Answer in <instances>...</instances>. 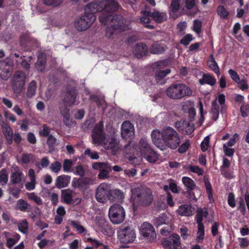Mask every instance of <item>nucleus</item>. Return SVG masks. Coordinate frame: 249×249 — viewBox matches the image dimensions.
Masks as SVG:
<instances>
[{
    "instance_id": "f257e3e1",
    "label": "nucleus",
    "mask_w": 249,
    "mask_h": 249,
    "mask_svg": "<svg viewBox=\"0 0 249 249\" xmlns=\"http://www.w3.org/2000/svg\"><path fill=\"white\" fill-rule=\"evenodd\" d=\"M151 138L154 144L161 150L165 149V146L175 149L181 142L178 132L170 126L163 129L161 132L158 130H153Z\"/></svg>"
},
{
    "instance_id": "f03ea898",
    "label": "nucleus",
    "mask_w": 249,
    "mask_h": 249,
    "mask_svg": "<svg viewBox=\"0 0 249 249\" xmlns=\"http://www.w3.org/2000/svg\"><path fill=\"white\" fill-rule=\"evenodd\" d=\"M120 7L119 3L115 0H97L88 4L85 10H88L89 13H92L93 15L97 12L102 11L99 19L102 24L106 25L109 12L118 11Z\"/></svg>"
},
{
    "instance_id": "7ed1b4c3",
    "label": "nucleus",
    "mask_w": 249,
    "mask_h": 249,
    "mask_svg": "<svg viewBox=\"0 0 249 249\" xmlns=\"http://www.w3.org/2000/svg\"><path fill=\"white\" fill-rule=\"evenodd\" d=\"M131 199L134 206H148L152 203L153 200L150 189L139 187L132 189Z\"/></svg>"
},
{
    "instance_id": "20e7f679",
    "label": "nucleus",
    "mask_w": 249,
    "mask_h": 249,
    "mask_svg": "<svg viewBox=\"0 0 249 249\" xmlns=\"http://www.w3.org/2000/svg\"><path fill=\"white\" fill-rule=\"evenodd\" d=\"M193 93L191 88L182 83L172 84L166 90L167 96L174 100L181 99L186 96H190Z\"/></svg>"
},
{
    "instance_id": "39448f33",
    "label": "nucleus",
    "mask_w": 249,
    "mask_h": 249,
    "mask_svg": "<svg viewBox=\"0 0 249 249\" xmlns=\"http://www.w3.org/2000/svg\"><path fill=\"white\" fill-rule=\"evenodd\" d=\"M117 11H110L108 13V18L107 24L109 23L110 27L107 29L106 36L111 38L114 31H125L126 27L124 23V19L120 14H114Z\"/></svg>"
},
{
    "instance_id": "423d86ee",
    "label": "nucleus",
    "mask_w": 249,
    "mask_h": 249,
    "mask_svg": "<svg viewBox=\"0 0 249 249\" xmlns=\"http://www.w3.org/2000/svg\"><path fill=\"white\" fill-rule=\"evenodd\" d=\"M152 149L151 146L146 138H141L139 143H134L132 145H126L125 149H129V153L131 155L130 160H134L137 157L142 156Z\"/></svg>"
},
{
    "instance_id": "0eeeda50",
    "label": "nucleus",
    "mask_w": 249,
    "mask_h": 249,
    "mask_svg": "<svg viewBox=\"0 0 249 249\" xmlns=\"http://www.w3.org/2000/svg\"><path fill=\"white\" fill-rule=\"evenodd\" d=\"M118 238L121 243L128 244L136 238V233L132 226L122 225L118 231Z\"/></svg>"
},
{
    "instance_id": "6e6552de",
    "label": "nucleus",
    "mask_w": 249,
    "mask_h": 249,
    "mask_svg": "<svg viewBox=\"0 0 249 249\" xmlns=\"http://www.w3.org/2000/svg\"><path fill=\"white\" fill-rule=\"evenodd\" d=\"M96 18L95 15L85 10L84 15L74 22V26L79 31H85L91 25Z\"/></svg>"
},
{
    "instance_id": "1a4fd4ad",
    "label": "nucleus",
    "mask_w": 249,
    "mask_h": 249,
    "mask_svg": "<svg viewBox=\"0 0 249 249\" xmlns=\"http://www.w3.org/2000/svg\"><path fill=\"white\" fill-rule=\"evenodd\" d=\"M108 216L112 223L115 224L121 223L125 216L124 209L120 204H115L110 207Z\"/></svg>"
},
{
    "instance_id": "9d476101",
    "label": "nucleus",
    "mask_w": 249,
    "mask_h": 249,
    "mask_svg": "<svg viewBox=\"0 0 249 249\" xmlns=\"http://www.w3.org/2000/svg\"><path fill=\"white\" fill-rule=\"evenodd\" d=\"M26 76L25 73L22 71L15 72L11 79V86L14 92L20 93L25 85Z\"/></svg>"
},
{
    "instance_id": "9b49d317",
    "label": "nucleus",
    "mask_w": 249,
    "mask_h": 249,
    "mask_svg": "<svg viewBox=\"0 0 249 249\" xmlns=\"http://www.w3.org/2000/svg\"><path fill=\"white\" fill-rule=\"evenodd\" d=\"M96 183V180L89 177L81 178H74L72 181V186L73 188H77L80 191L85 192L89 185Z\"/></svg>"
},
{
    "instance_id": "f8f14e48",
    "label": "nucleus",
    "mask_w": 249,
    "mask_h": 249,
    "mask_svg": "<svg viewBox=\"0 0 249 249\" xmlns=\"http://www.w3.org/2000/svg\"><path fill=\"white\" fill-rule=\"evenodd\" d=\"M92 137L94 144H101L104 142L106 137L103 121H100L95 125L92 132Z\"/></svg>"
},
{
    "instance_id": "ddd939ff",
    "label": "nucleus",
    "mask_w": 249,
    "mask_h": 249,
    "mask_svg": "<svg viewBox=\"0 0 249 249\" xmlns=\"http://www.w3.org/2000/svg\"><path fill=\"white\" fill-rule=\"evenodd\" d=\"M109 192L108 185L106 183H101L96 189L95 197L97 201L100 203H104L107 198L109 200Z\"/></svg>"
},
{
    "instance_id": "4468645a",
    "label": "nucleus",
    "mask_w": 249,
    "mask_h": 249,
    "mask_svg": "<svg viewBox=\"0 0 249 249\" xmlns=\"http://www.w3.org/2000/svg\"><path fill=\"white\" fill-rule=\"evenodd\" d=\"M142 233L144 237H147L150 241H153L156 239V234L153 227L148 223H143Z\"/></svg>"
},
{
    "instance_id": "2eb2a0df",
    "label": "nucleus",
    "mask_w": 249,
    "mask_h": 249,
    "mask_svg": "<svg viewBox=\"0 0 249 249\" xmlns=\"http://www.w3.org/2000/svg\"><path fill=\"white\" fill-rule=\"evenodd\" d=\"M73 191L70 189H65L61 191L62 201L67 204H78L81 202V198L72 199Z\"/></svg>"
},
{
    "instance_id": "dca6fc26",
    "label": "nucleus",
    "mask_w": 249,
    "mask_h": 249,
    "mask_svg": "<svg viewBox=\"0 0 249 249\" xmlns=\"http://www.w3.org/2000/svg\"><path fill=\"white\" fill-rule=\"evenodd\" d=\"M12 68L9 62L5 61H0V78L7 80L11 75Z\"/></svg>"
},
{
    "instance_id": "f3484780",
    "label": "nucleus",
    "mask_w": 249,
    "mask_h": 249,
    "mask_svg": "<svg viewBox=\"0 0 249 249\" xmlns=\"http://www.w3.org/2000/svg\"><path fill=\"white\" fill-rule=\"evenodd\" d=\"M78 95L77 91L74 88H71L68 90L63 99L65 104H68V106H71L74 104L76 97Z\"/></svg>"
},
{
    "instance_id": "a211bd4d",
    "label": "nucleus",
    "mask_w": 249,
    "mask_h": 249,
    "mask_svg": "<svg viewBox=\"0 0 249 249\" xmlns=\"http://www.w3.org/2000/svg\"><path fill=\"white\" fill-rule=\"evenodd\" d=\"M121 134L125 139L130 137L134 134L133 126L129 121H124L121 126Z\"/></svg>"
},
{
    "instance_id": "6ab92c4d",
    "label": "nucleus",
    "mask_w": 249,
    "mask_h": 249,
    "mask_svg": "<svg viewBox=\"0 0 249 249\" xmlns=\"http://www.w3.org/2000/svg\"><path fill=\"white\" fill-rule=\"evenodd\" d=\"M133 53L137 58H141L148 54V47L144 43H137L133 49Z\"/></svg>"
},
{
    "instance_id": "aec40b11",
    "label": "nucleus",
    "mask_w": 249,
    "mask_h": 249,
    "mask_svg": "<svg viewBox=\"0 0 249 249\" xmlns=\"http://www.w3.org/2000/svg\"><path fill=\"white\" fill-rule=\"evenodd\" d=\"M96 223L99 228V230L102 233H103L105 235L109 234V231H110V229L108 226V224L104 217L96 216Z\"/></svg>"
},
{
    "instance_id": "412c9836",
    "label": "nucleus",
    "mask_w": 249,
    "mask_h": 249,
    "mask_svg": "<svg viewBox=\"0 0 249 249\" xmlns=\"http://www.w3.org/2000/svg\"><path fill=\"white\" fill-rule=\"evenodd\" d=\"M124 198L123 192L119 189L110 190L109 193V200L111 202H122Z\"/></svg>"
},
{
    "instance_id": "4be33fe9",
    "label": "nucleus",
    "mask_w": 249,
    "mask_h": 249,
    "mask_svg": "<svg viewBox=\"0 0 249 249\" xmlns=\"http://www.w3.org/2000/svg\"><path fill=\"white\" fill-rule=\"evenodd\" d=\"M71 180L70 176L62 175L57 177L55 180V186L58 189L68 186Z\"/></svg>"
},
{
    "instance_id": "5701e85b",
    "label": "nucleus",
    "mask_w": 249,
    "mask_h": 249,
    "mask_svg": "<svg viewBox=\"0 0 249 249\" xmlns=\"http://www.w3.org/2000/svg\"><path fill=\"white\" fill-rule=\"evenodd\" d=\"M182 182L186 188V193L190 196H191L192 191L194 190L196 187L195 181L189 177H183L182 178Z\"/></svg>"
},
{
    "instance_id": "b1692460",
    "label": "nucleus",
    "mask_w": 249,
    "mask_h": 249,
    "mask_svg": "<svg viewBox=\"0 0 249 249\" xmlns=\"http://www.w3.org/2000/svg\"><path fill=\"white\" fill-rule=\"evenodd\" d=\"M180 0H172L170 6L169 7V14L174 19L178 18V16L177 13L180 9Z\"/></svg>"
},
{
    "instance_id": "393cba45",
    "label": "nucleus",
    "mask_w": 249,
    "mask_h": 249,
    "mask_svg": "<svg viewBox=\"0 0 249 249\" xmlns=\"http://www.w3.org/2000/svg\"><path fill=\"white\" fill-rule=\"evenodd\" d=\"M198 82L201 85L208 84L213 86L215 85L216 80L212 74L209 73H203L202 78L199 79Z\"/></svg>"
},
{
    "instance_id": "a878e982",
    "label": "nucleus",
    "mask_w": 249,
    "mask_h": 249,
    "mask_svg": "<svg viewBox=\"0 0 249 249\" xmlns=\"http://www.w3.org/2000/svg\"><path fill=\"white\" fill-rule=\"evenodd\" d=\"M193 210L194 208L191 205L184 204L179 207L177 212L181 216H190L193 215Z\"/></svg>"
},
{
    "instance_id": "bb28decb",
    "label": "nucleus",
    "mask_w": 249,
    "mask_h": 249,
    "mask_svg": "<svg viewBox=\"0 0 249 249\" xmlns=\"http://www.w3.org/2000/svg\"><path fill=\"white\" fill-rule=\"evenodd\" d=\"M208 215V212L207 209L203 210L201 208H198L196 212L195 221L197 226H204L202 222L203 217H207Z\"/></svg>"
},
{
    "instance_id": "cd10ccee",
    "label": "nucleus",
    "mask_w": 249,
    "mask_h": 249,
    "mask_svg": "<svg viewBox=\"0 0 249 249\" xmlns=\"http://www.w3.org/2000/svg\"><path fill=\"white\" fill-rule=\"evenodd\" d=\"M151 18L157 23H160L167 20V15L166 13L154 11L152 12Z\"/></svg>"
},
{
    "instance_id": "c85d7f7f",
    "label": "nucleus",
    "mask_w": 249,
    "mask_h": 249,
    "mask_svg": "<svg viewBox=\"0 0 249 249\" xmlns=\"http://www.w3.org/2000/svg\"><path fill=\"white\" fill-rule=\"evenodd\" d=\"M150 163H155L159 158V155L152 148L142 156Z\"/></svg>"
},
{
    "instance_id": "c756f323",
    "label": "nucleus",
    "mask_w": 249,
    "mask_h": 249,
    "mask_svg": "<svg viewBox=\"0 0 249 249\" xmlns=\"http://www.w3.org/2000/svg\"><path fill=\"white\" fill-rule=\"evenodd\" d=\"M16 208L21 212H30L31 205L26 201L22 199H19L17 201Z\"/></svg>"
},
{
    "instance_id": "7c9ffc66",
    "label": "nucleus",
    "mask_w": 249,
    "mask_h": 249,
    "mask_svg": "<svg viewBox=\"0 0 249 249\" xmlns=\"http://www.w3.org/2000/svg\"><path fill=\"white\" fill-rule=\"evenodd\" d=\"M208 67L216 74L217 76L220 75V70L213 55H211L210 59L207 61Z\"/></svg>"
},
{
    "instance_id": "2f4dec72",
    "label": "nucleus",
    "mask_w": 249,
    "mask_h": 249,
    "mask_svg": "<svg viewBox=\"0 0 249 249\" xmlns=\"http://www.w3.org/2000/svg\"><path fill=\"white\" fill-rule=\"evenodd\" d=\"M68 104H65L60 108V113L63 117L64 123L68 125L67 122L69 121L70 118V107L67 106Z\"/></svg>"
},
{
    "instance_id": "473e14b6",
    "label": "nucleus",
    "mask_w": 249,
    "mask_h": 249,
    "mask_svg": "<svg viewBox=\"0 0 249 249\" xmlns=\"http://www.w3.org/2000/svg\"><path fill=\"white\" fill-rule=\"evenodd\" d=\"M165 51L164 46L162 44L154 43L149 49V52L152 54H161Z\"/></svg>"
},
{
    "instance_id": "72a5a7b5",
    "label": "nucleus",
    "mask_w": 249,
    "mask_h": 249,
    "mask_svg": "<svg viewBox=\"0 0 249 249\" xmlns=\"http://www.w3.org/2000/svg\"><path fill=\"white\" fill-rule=\"evenodd\" d=\"M46 63V58L43 56L42 54L38 55L37 56V61L36 63V69L40 71H44Z\"/></svg>"
},
{
    "instance_id": "f704fd0d",
    "label": "nucleus",
    "mask_w": 249,
    "mask_h": 249,
    "mask_svg": "<svg viewBox=\"0 0 249 249\" xmlns=\"http://www.w3.org/2000/svg\"><path fill=\"white\" fill-rule=\"evenodd\" d=\"M23 173L21 172L15 171L12 173L10 181L13 184H19L21 182Z\"/></svg>"
},
{
    "instance_id": "c9c22d12",
    "label": "nucleus",
    "mask_w": 249,
    "mask_h": 249,
    "mask_svg": "<svg viewBox=\"0 0 249 249\" xmlns=\"http://www.w3.org/2000/svg\"><path fill=\"white\" fill-rule=\"evenodd\" d=\"M36 89V83L35 80H32L29 84L27 91V96L31 98L35 95Z\"/></svg>"
},
{
    "instance_id": "e433bc0d",
    "label": "nucleus",
    "mask_w": 249,
    "mask_h": 249,
    "mask_svg": "<svg viewBox=\"0 0 249 249\" xmlns=\"http://www.w3.org/2000/svg\"><path fill=\"white\" fill-rule=\"evenodd\" d=\"M217 13L222 19H227L229 18L230 13L223 5H219L217 8Z\"/></svg>"
},
{
    "instance_id": "4c0bfd02",
    "label": "nucleus",
    "mask_w": 249,
    "mask_h": 249,
    "mask_svg": "<svg viewBox=\"0 0 249 249\" xmlns=\"http://www.w3.org/2000/svg\"><path fill=\"white\" fill-rule=\"evenodd\" d=\"M219 107L217 104L216 100L213 101L212 103V119L216 121L219 117Z\"/></svg>"
},
{
    "instance_id": "58836bf2",
    "label": "nucleus",
    "mask_w": 249,
    "mask_h": 249,
    "mask_svg": "<svg viewBox=\"0 0 249 249\" xmlns=\"http://www.w3.org/2000/svg\"><path fill=\"white\" fill-rule=\"evenodd\" d=\"M168 223V218L165 214L159 215L157 218L154 219V224L157 227L162 225L167 224Z\"/></svg>"
},
{
    "instance_id": "ea45409f",
    "label": "nucleus",
    "mask_w": 249,
    "mask_h": 249,
    "mask_svg": "<svg viewBox=\"0 0 249 249\" xmlns=\"http://www.w3.org/2000/svg\"><path fill=\"white\" fill-rule=\"evenodd\" d=\"M169 238L173 242L172 244L173 249H178L180 246V238L179 236L176 233H173L169 236Z\"/></svg>"
},
{
    "instance_id": "a19ab883",
    "label": "nucleus",
    "mask_w": 249,
    "mask_h": 249,
    "mask_svg": "<svg viewBox=\"0 0 249 249\" xmlns=\"http://www.w3.org/2000/svg\"><path fill=\"white\" fill-rule=\"evenodd\" d=\"M197 228L198 230L196 240L197 243H202L203 241L205 235L204 226H197Z\"/></svg>"
},
{
    "instance_id": "79ce46f5",
    "label": "nucleus",
    "mask_w": 249,
    "mask_h": 249,
    "mask_svg": "<svg viewBox=\"0 0 249 249\" xmlns=\"http://www.w3.org/2000/svg\"><path fill=\"white\" fill-rule=\"evenodd\" d=\"M1 128L3 135L5 137L13 136V130L7 123L3 122L1 125Z\"/></svg>"
},
{
    "instance_id": "37998d69",
    "label": "nucleus",
    "mask_w": 249,
    "mask_h": 249,
    "mask_svg": "<svg viewBox=\"0 0 249 249\" xmlns=\"http://www.w3.org/2000/svg\"><path fill=\"white\" fill-rule=\"evenodd\" d=\"M183 168L185 169H189L190 172L196 173L199 176L202 175L204 173L203 170L197 166L187 164L184 165Z\"/></svg>"
},
{
    "instance_id": "c03bdc74",
    "label": "nucleus",
    "mask_w": 249,
    "mask_h": 249,
    "mask_svg": "<svg viewBox=\"0 0 249 249\" xmlns=\"http://www.w3.org/2000/svg\"><path fill=\"white\" fill-rule=\"evenodd\" d=\"M34 158V155L31 153H23L21 158L22 164H28L31 162Z\"/></svg>"
},
{
    "instance_id": "a18cd8bd",
    "label": "nucleus",
    "mask_w": 249,
    "mask_h": 249,
    "mask_svg": "<svg viewBox=\"0 0 249 249\" xmlns=\"http://www.w3.org/2000/svg\"><path fill=\"white\" fill-rule=\"evenodd\" d=\"M73 166V162L71 160L65 159L63 163V169L64 172H71V168Z\"/></svg>"
},
{
    "instance_id": "49530a36",
    "label": "nucleus",
    "mask_w": 249,
    "mask_h": 249,
    "mask_svg": "<svg viewBox=\"0 0 249 249\" xmlns=\"http://www.w3.org/2000/svg\"><path fill=\"white\" fill-rule=\"evenodd\" d=\"M8 181V175L6 170L2 169L0 172V183L2 185H5Z\"/></svg>"
},
{
    "instance_id": "de8ad7c7",
    "label": "nucleus",
    "mask_w": 249,
    "mask_h": 249,
    "mask_svg": "<svg viewBox=\"0 0 249 249\" xmlns=\"http://www.w3.org/2000/svg\"><path fill=\"white\" fill-rule=\"evenodd\" d=\"M202 23L199 19H195L193 21V30L197 34H199L201 32Z\"/></svg>"
},
{
    "instance_id": "09e8293b",
    "label": "nucleus",
    "mask_w": 249,
    "mask_h": 249,
    "mask_svg": "<svg viewBox=\"0 0 249 249\" xmlns=\"http://www.w3.org/2000/svg\"><path fill=\"white\" fill-rule=\"evenodd\" d=\"M70 223L71 226L76 229L79 233H84L86 231V229L84 227L79 224L78 222L71 220V221Z\"/></svg>"
},
{
    "instance_id": "8fccbe9b",
    "label": "nucleus",
    "mask_w": 249,
    "mask_h": 249,
    "mask_svg": "<svg viewBox=\"0 0 249 249\" xmlns=\"http://www.w3.org/2000/svg\"><path fill=\"white\" fill-rule=\"evenodd\" d=\"M238 203L239 206L237 207V210H239L243 215H245L246 213V208L244 199L242 197H240Z\"/></svg>"
},
{
    "instance_id": "3c124183",
    "label": "nucleus",
    "mask_w": 249,
    "mask_h": 249,
    "mask_svg": "<svg viewBox=\"0 0 249 249\" xmlns=\"http://www.w3.org/2000/svg\"><path fill=\"white\" fill-rule=\"evenodd\" d=\"M56 142V139L52 135H50L47 138L46 143L50 148L54 149Z\"/></svg>"
},
{
    "instance_id": "603ef678",
    "label": "nucleus",
    "mask_w": 249,
    "mask_h": 249,
    "mask_svg": "<svg viewBox=\"0 0 249 249\" xmlns=\"http://www.w3.org/2000/svg\"><path fill=\"white\" fill-rule=\"evenodd\" d=\"M188 123V122L186 120H180L175 123V127L179 131L182 133Z\"/></svg>"
},
{
    "instance_id": "864d4df0",
    "label": "nucleus",
    "mask_w": 249,
    "mask_h": 249,
    "mask_svg": "<svg viewBox=\"0 0 249 249\" xmlns=\"http://www.w3.org/2000/svg\"><path fill=\"white\" fill-rule=\"evenodd\" d=\"M43 128L39 132V135L41 137H48L50 136L51 129L47 125V124H43Z\"/></svg>"
},
{
    "instance_id": "5fc2aeb1",
    "label": "nucleus",
    "mask_w": 249,
    "mask_h": 249,
    "mask_svg": "<svg viewBox=\"0 0 249 249\" xmlns=\"http://www.w3.org/2000/svg\"><path fill=\"white\" fill-rule=\"evenodd\" d=\"M193 39L192 35L188 34L183 37L180 40V43L184 46H187Z\"/></svg>"
},
{
    "instance_id": "6e6d98bb",
    "label": "nucleus",
    "mask_w": 249,
    "mask_h": 249,
    "mask_svg": "<svg viewBox=\"0 0 249 249\" xmlns=\"http://www.w3.org/2000/svg\"><path fill=\"white\" fill-rule=\"evenodd\" d=\"M238 85V87L242 90L244 91L248 89L249 88V85L248 84L247 80L246 78L241 79H239L237 83H236Z\"/></svg>"
},
{
    "instance_id": "4d7b16f0",
    "label": "nucleus",
    "mask_w": 249,
    "mask_h": 249,
    "mask_svg": "<svg viewBox=\"0 0 249 249\" xmlns=\"http://www.w3.org/2000/svg\"><path fill=\"white\" fill-rule=\"evenodd\" d=\"M61 167V163L58 161L53 162L50 166L51 171L55 173L59 172V171H60Z\"/></svg>"
},
{
    "instance_id": "13d9d810",
    "label": "nucleus",
    "mask_w": 249,
    "mask_h": 249,
    "mask_svg": "<svg viewBox=\"0 0 249 249\" xmlns=\"http://www.w3.org/2000/svg\"><path fill=\"white\" fill-rule=\"evenodd\" d=\"M170 72L171 70L170 69H167L165 70H160L155 72V76L158 78L162 79Z\"/></svg>"
},
{
    "instance_id": "bf43d9fd",
    "label": "nucleus",
    "mask_w": 249,
    "mask_h": 249,
    "mask_svg": "<svg viewBox=\"0 0 249 249\" xmlns=\"http://www.w3.org/2000/svg\"><path fill=\"white\" fill-rule=\"evenodd\" d=\"M18 228L20 232L23 233H26L28 228V223L26 220H22V222L19 223Z\"/></svg>"
},
{
    "instance_id": "052dcab7",
    "label": "nucleus",
    "mask_w": 249,
    "mask_h": 249,
    "mask_svg": "<svg viewBox=\"0 0 249 249\" xmlns=\"http://www.w3.org/2000/svg\"><path fill=\"white\" fill-rule=\"evenodd\" d=\"M190 145V141L186 140L178 148V151L180 153H184L187 151Z\"/></svg>"
},
{
    "instance_id": "680f3d73",
    "label": "nucleus",
    "mask_w": 249,
    "mask_h": 249,
    "mask_svg": "<svg viewBox=\"0 0 249 249\" xmlns=\"http://www.w3.org/2000/svg\"><path fill=\"white\" fill-rule=\"evenodd\" d=\"M150 22V19L149 17H142L140 18V22L143 24H146L145 27L149 29H154L155 27L153 25L148 24Z\"/></svg>"
},
{
    "instance_id": "e2e57ef3",
    "label": "nucleus",
    "mask_w": 249,
    "mask_h": 249,
    "mask_svg": "<svg viewBox=\"0 0 249 249\" xmlns=\"http://www.w3.org/2000/svg\"><path fill=\"white\" fill-rule=\"evenodd\" d=\"M73 172L75 175L79 176L82 178H83L85 175V171L82 165H77Z\"/></svg>"
},
{
    "instance_id": "0e129e2a",
    "label": "nucleus",
    "mask_w": 249,
    "mask_h": 249,
    "mask_svg": "<svg viewBox=\"0 0 249 249\" xmlns=\"http://www.w3.org/2000/svg\"><path fill=\"white\" fill-rule=\"evenodd\" d=\"M16 236V239L12 238H10L7 239L6 246L8 248L11 249L14 245H15L18 241L20 238L19 235L17 234Z\"/></svg>"
},
{
    "instance_id": "69168bd1",
    "label": "nucleus",
    "mask_w": 249,
    "mask_h": 249,
    "mask_svg": "<svg viewBox=\"0 0 249 249\" xmlns=\"http://www.w3.org/2000/svg\"><path fill=\"white\" fill-rule=\"evenodd\" d=\"M228 73L230 75L231 78V79L235 82L237 83V82L239 81L240 79V77L239 74L237 73V72L232 69H230L228 71Z\"/></svg>"
},
{
    "instance_id": "338daca9",
    "label": "nucleus",
    "mask_w": 249,
    "mask_h": 249,
    "mask_svg": "<svg viewBox=\"0 0 249 249\" xmlns=\"http://www.w3.org/2000/svg\"><path fill=\"white\" fill-rule=\"evenodd\" d=\"M84 154L88 155L93 160H97L99 158L98 154L96 152H92L89 149H87L85 150Z\"/></svg>"
},
{
    "instance_id": "774afa93",
    "label": "nucleus",
    "mask_w": 249,
    "mask_h": 249,
    "mask_svg": "<svg viewBox=\"0 0 249 249\" xmlns=\"http://www.w3.org/2000/svg\"><path fill=\"white\" fill-rule=\"evenodd\" d=\"M240 111L242 117L248 116L249 114V104L242 105L240 107Z\"/></svg>"
}]
</instances>
